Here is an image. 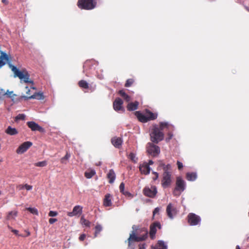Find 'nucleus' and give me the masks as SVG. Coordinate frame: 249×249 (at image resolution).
I'll use <instances>...</instances> for the list:
<instances>
[{
    "mask_svg": "<svg viewBox=\"0 0 249 249\" xmlns=\"http://www.w3.org/2000/svg\"><path fill=\"white\" fill-rule=\"evenodd\" d=\"M6 63L14 73L15 76L18 77L21 81H24L26 83H31L32 85L34 84L33 81L30 79V75L26 70H22V71H19L16 67L11 64L10 59H9L8 61H6Z\"/></svg>",
    "mask_w": 249,
    "mask_h": 249,
    "instance_id": "f257e3e1",
    "label": "nucleus"
},
{
    "mask_svg": "<svg viewBox=\"0 0 249 249\" xmlns=\"http://www.w3.org/2000/svg\"><path fill=\"white\" fill-rule=\"evenodd\" d=\"M150 135L151 141L156 143L161 141L164 138L162 131L156 125L153 126Z\"/></svg>",
    "mask_w": 249,
    "mask_h": 249,
    "instance_id": "f03ea898",
    "label": "nucleus"
},
{
    "mask_svg": "<svg viewBox=\"0 0 249 249\" xmlns=\"http://www.w3.org/2000/svg\"><path fill=\"white\" fill-rule=\"evenodd\" d=\"M78 7L82 10H91L97 6V2L95 0H78Z\"/></svg>",
    "mask_w": 249,
    "mask_h": 249,
    "instance_id": "7ed1b4c3",
    "label": "nucleus"
},
{
    "mask_svg": "<svg viewBox=\"0 0 249 249\" xmlns=\"http://www.w3.org/2000/svg\"><path fill=\"white\" fill-rule=\"evenodd\" d=\"M145 240V236H138L137 233L134 231H132V233L130 234L129 237L127 239L128 242V249H135V245L134 242H140Z\"/></svg>",
    "mask_w": 249,
    "mask_h": 249,
    "instance_id": "20e7f679",
    "label": "nucleus"
},
{
    "mask_svg": "<svg viewBox=\"0 0 249 249\" xmlns=\"http://www.w3.org/2000/svg\"><path fill=\"white\" fill-rule=\"evenodd\" d=\"M185 189V182L182 178L178 177L177 178L176 187L173 191V195L176 196H179Z\"/></svg>",
    "mask_w": 249,
    "mask_h": 249,
    "instance_id": "39448f33",
    "label": "nucleus"
},
{
    "mask_svg": "<svg viewBox=\"0 0 249 249\" xmlns=\"http://www.w3.org/2000/svg\"><path fill=\"white\" fill-rule=\"evenodd\" d=\"M146 150L147 153L153 157H157L160 153V147L151 142L147 143Z\"/></svg>",
    "mask_w": 249,
    "mask_h": 249,
    "instance_id": "423d86ee",
    "label": "nucleus"
},
{
    "mask_svg": "<svg viewBox=\"0 0 249 249\" xmlns=\"http://www.w3.org/2000/svg\"><path fill=\"white\" fill-rule=\"evenodd\" d=\"M142 192L145 196L150 198L155 197L158 192L155 186H152L151 187L146 186L143 188Z\"/></svg>",
    "mask_w": 249,
    "mask_h": 249,
    "instance_id": "0eeeda50",
    "label": "nucleus"
},
{
    "mask_svg": "<svg viewBox=\"0 0 249 249\" xmlns=\"http://www.w3.org/2000/svg\"><path fill=\"white\" fill-rule=\"evenodd\" d=\"M188 222L191 226H196L199 224L201 221L199 216L194 213H190L188 216Z\"/></svg>",
    "mask_w": 249,
    "mask_h": 249,
    "instance_id": "6e6552de",
    "label": "nucleus"
},
{
    "mask_svg": "<svg viewBox=\"0 0 249 249\" xmlns=\"http://www.w3.org/2000/svg\"><path fill=\"white\" fill-rule=\"evenodd\" d=\"M171 173L163 172L161 185L164 188L168 187L171 184Z\"/></svg>",
    "mask_w": 249,
    "mask_h": 249,
    "instance_id": "1a4fd4ad",
    "label": "nucleus"
},
{
    "mask_svg": "<svg viewBox=\"0 0 249 249\" xmlns=\"http://www.w3.org/2000/svg\"><path fill=\"white\" fill-rule=\"evenodd\" d=\"M161 228V225L159 222H155L150 225L149 236L151 239H154L155 238V234L157 232V228L160 229Z\"/></svg>",
    "mask_w": 249,
    "mask_h": 249,
    "instance_id": "9d476101",
    "label": "nucleus"
},
{
    "mask_svg": "<svg viewBox=\"0 0 249 249\" xmlns=\"http://www.w3.org/2000/svg\"><path fill=\"white\" fill-rule=\"evenodd\" d=\"M123 100L120 98H117L113 103V108L116 111H121L122 112H124V109L123 107Z\"/></svg>",
    "mask_w": 249,
    "mask_h": 249,
    "instance_id": "9b49d317",
    "label": "nucleus"
},
{
    "mask_svg": "<svg viewBox=\"0 0 249 249\" xmlns=\"http://www.w3.org/2000/svg\"><path fill=\"white\" fill-rule=\"evenodd\" d=\"M32 142H25L22 143L16 150V152L18 154H23L26 152L31 146Z\"/></svg>",
    "mask_w": 249,
    "mask_h": 249,
    "instance_id": "f8f14e48",
    "label": "nucleus"
},
{
    "mask_svg": "<svg viewBox=\"0 0 249 249\" xmlns=\"http://www.w3.org/2000/svg\"><path fill=\"white\" fill-rule=\"evenodd\" d=\"M28 126L33 131H38L41 133L45 132L44 128L39 125L37 124L33 121L27 123Z\"/></svg>",
    "mask_w": 249,
    "mask_h": 249,
    "instance_id": "ddd939ff",
    "label": "nucleus"
},
{
    "mask_svg": "<svg viewBox=\"0 0 249 249\" xmlns=\"http://www.w3.org/2000/svg\"><path fill=\"white\" fill-rule=\"evenodd\" d=\"M133 231L137 233V235H140V236H145V239L147 237L148 231L146 228L143 227L141 228H137L136 226H132Z\"/></svg>",
    "mask_w": 249,
    "mask_h": 249,
    "instance_id": "4468645a",
    "label": "nucleus"
},
{
    "mask_svg": "<svg viewBox=\"0 0 249 249\" xmlns=\"http://www.w3.org/2000/svg\"><path fill=\"white\" fill-rule=\"evenodd\" d=\"M166 213L168 216L170 218H173L174 215L177 214V211L176 208L174 207L171 203H169L166 208Z\"/></svg>",
    "mask_w": 249,
    "mask_h": 249,
    "instance_id": "2eb2a0df",
    "label": "nucleus"
},
{
    "mask_svg": "<svg viewBox=\"0 0 249 249\" xmlns=\"http://www.w3.org/2000/svg\"><path fill=\"white\" fill-rule=\"evenodd\" d=\"M22 98L25 100H27L31 99H36L37 100H43L44 99V96L42 92H36L32 95L29 96H22Z\"/></svg>",
    "mask_w": 249,
    "mask_h": 249,
    "instance_id": "dca6fc26",
    "label": "nucleus"
},
{
    "mask_svg": "<svg viewBox=\"0 0 249 249\" xmlns=\"http://www.w3.org/2000/svg\"><path fill=\"white\" fill-rule=\"evenodd\" d=\"M83 207L80 205H76L73 208L72 212L68 213L67 215L69 216L72 217L81 214L82 212Z\"/></svg>",
    "mask_w": 249,
    "mask_h": 249,
    "instance_id": "f3484780",
    "label": "nucleus"
},
{
    "mask_svg": "<svg viewBox=\"0 0 249 249\" xmlns=\"http://www.w3.org/2000/svg\"><path fill=\"white\" fill-rule=\"evenodd\" d=\"M139 170L142 174L148 175L150 173V168L146 162H143L140 165Z\"/></svg>",
    "mask_w": 249,
    "mask_h": 249,
    "instance_id": "a211bd4d",
    "label": "nucleus"
},
{
    "mask_svg": "<svg viewBox=\"0 0 249 249\" xmlns=\"http://www.w3.org/2000/svg\"><path fill=\"white\" fill-rule=\"evenodd\" d=\"M111 141L113 146L117 148H120L123 143V140L120 137H114L111 139Z\"/></svg>",
    "mask_w": 249,
    "mask_h": 249,
    "instance_id": "6ab92c4d",
    "label": "nucleus"
},
{
    "mask_svg": "<svg viewBox=\"0 0 249 249\" xmlns=\"http://www.w3.org/2000/svg\"><path fill=\"white\" fill-rule=\"evenodd\" d=\"M103 205L105 207H110L112 205L111 196L109 194L105 195L103 200Z\"/></svg>",
    "mask_w": 249,
    "mask_h": 249,
    "instance_id": "aec40b11",
    "label": "nucleus"
},
{
    "mask_svg": "<svg viewBox=\"0 0 249 249\" xmlns=\"http://www.w3.org/2000/svg\"><path fill=\"white\" fill-rule=\"evenodd\" d=\"M135 114L140 122L142 123L148 122V119H147L145 114H143L140 111H136Z\"/></svg>",
    "mask_w": 249,
    "mask_h": 249,
    "instance_id": "412c9836",
    "label": "nucleus"
},
{
    "mask_svg": "<svg viewBox=\"0 0 249 249\" xmlns=\"http://www.w3.org/2000/svg\"><path fill=\"white\" fill-rule=\"evenodd\" d=\"M139 103L138 101L131 102L128 104L126 108L128 111H134L138 109Z\"/></svg>",
    "mask_w": 249,
    "mask_h": 249,
    "instance_id": "4be33fe9",
    "label": "nucleus"
},
{
    "mask_svg": "<svg viewBox=\"0 0 249 249\" xmlns=\"http://www.w3.org/2000/svg\"><path fill=\"white\" fill-rule=\"evenodd\" d=\"M145 114L147 119H148V121L156 119L158 116L157 114L153 113L148 109L145 110Z\"/></svg>",
    "mask_w": 249,
    "mask_h": 249,
    "instance_id": "5701e85b",
    "label": "nucleus"
},
{
    "mask_svg": "<svg viewBox=\"0 0 249 249\" xmlns=\"http://www.w3.org/2000/svg\"><path fill=\"white\" fill-rule=\"evenodd\" d=\"M107 178L108 179L109 183H113L116 178V175L113 169H110L107 174Z\"/></svg>",
    "mask_w": 249,
    "mask_h": 249,
    "instance_id": "b1692460",
    "label": "nucleus"
},
{
    "mask_svg": "<svg viewBox=\"0 0 249 249\" xmlns=\"http://www.w3.org/2000/svg\"><path fill=\"white\" fill-rule=\"evenodd\" d=\"M5 132L11 136L16 135L18 134V131L15 128H13L10 126H8L5 130Z\"/></svg>",
    "mask_w": 249,
    "mask_h": 249,
    "instance_id": "393cba45",
    "label": "nucleus"
},
{
    "mask_svg": "<svg viewBox=\"0 0 249 249\" xmlns=\"http://www.w3.org/2000/svg\"><path fill=\"white\" fill-rule=\"evenodd\" d=\"M17 215L18 212L17 211H11L8 213L6 219L7 220L15 219Z\"/></svg>",
    "mask_w": 249,
    "mask_h": 249,
    "instance_id": "a878e982",
    "label": "nucleus"
},
{
    "mask_svg": "<svg viewBox=\"0 0 249 249\" xmlns=\"http://www.w3.org/2000/svg\"><path fill=\"white\" fill-rule=\"evenodd\" d=\"M153 249H167V247L162 241H159L157 245L153 248Z\"/></svg>",
    "mask_w": 249,
    "mask_h": 249,
    "instance_id": "bb28decb",
    "label": "nucleus"
},
{
    "mask_svg": "<svg viewBox=\"0 0 249 249\" xmlns=\"http://www.w3.org/2000/svg\"><path fill=\"white\" fill-rule=\"evenodd\" d=\"M78 86L84 89H89V83L85 80H80L78 83Z\"/></svg>",
    "mask_w": 249,
    "mask_h": 249,
    "instance_id": "cd10ccee",
    "label": "nucleus"
},
{
    "mask_svg": "<svg viewBox=\"0 0 249 249\" xmlns=\"http://www.w3.org/2000/svg\"><path fill=\"white\" fill-rule=\"evenodd\" d=\"M196 178V175L195 173H187L186 179L189 181H194Z\"/></svg>",
    "mask_w": 249,
    "mask_h": 249,
    "instance_id": "c85d7f7f",
    "label": "nucleus"
},
{
    "mask_svg": "<svg viewBox=\"0 0 249 249\" xmlns=\"http://www.w3.org/2000/svg\"><path fill=\"white\" fill-rule=\"evenodd\" d=\"M95 174V172L94 170H90L85 172V176L87 178H91Z\"/></svg>",
    "mask_w": 249,
    "mask_h": 249,
    "instance_id": "c756f323",
    "label": "nucleus"
},
{
    "mask_svg": "<svg viewBox=\"0 0 249 249\" xmlns=\"http://www.w3.org/2000/svg\"><path fill=\"white\" fill-rule=\"evenodd\" d=\"M70 157L71 154L68 152H67L65 156L60 159L61 163L63 164H67V161L70 159Z\"/></svg>",
    "mask_w": 249,
    "mask_h": 249,
    "instance_id": "7c9ffc66",
    "label": "nucleus"
},
{
    "mask_svg": "<svg viewBox=\"0 0 249 249\" xmlns=\"http://www.w3.org/2000/svg\"><path fill=\"white\" fill-rule=\"evenodd\" d=\"M95 233H94V237H96L98 234L102 231V227L100 224H97L96 226L95 227Z\"/></svg>",
    "mask_w": 249,
    "mask_h": 249,
    "instance_id": "2f4dec72",
    "label": "nucleus"
},
{
    "mask_svg": "<svg viewBox=\"0 0 249 249\" xmlns=\"http://www.w3.org/2000/svg\"><path fill=\"white\" fill-rule=\"evenodd\" d=\"M81 222L82 224L84 225L86 227H89L90 225V222L86 219L83 216L81 217Z\"/></svg>",
    "mask_w": 249,
    "mask_h": 249,
    "instance_id": "473e14b6",
    "label": "nucleus"
},
{
    "mask_svg": "<svg viewBox=\"0 0 249 249\" xmlns=\"http://www.w3.org/2000/svg\"><path fill=\"white\" fill-rule=\"evenodd\" d=\"M26 210L27 211H28L29 212H30L32 214H35L36 215H38V211L35 208H30V207H29V208H27Z\"/></svg>",
    "mask_w": 249,
    "mask_h": 249,
    "instance_id": "72a5a7b5",
    "label": "nucleus"
},
{
    "mask_svg": "<svg viewBox=\"0 0 249 249\" xmlns=\"http://www.w3.org/2000/svg\"><path fill=\"white\" fill-rule=\"evenodd\" d=\"M47 164V161L45 160L37 162L35 163V165L37 167H45Z\"/></svg>",
    "mask_w": 249,
    "mask_h": 249,
    "instance_id": "f704fd0d",
    "label": "nucleus"
},
{
    "mask_svg": "<svg viewBox=\"0 0 249 249\" xmlns=\"http://www.w3.org/2000/svg\"><path fill=\"white\" fill-rule=\"evenodd\" d=\"M25 117L26 116L24 114H19L15 117V121L24 120Z\"/></svg>",
    "mask_w": 249,
    "mask_h": 249,
    "instance_id": "c9c22d12",
    "label": "nucleus"
},
{
    "mask_svg": "<svg viewBox=\"0 0 249 249\" xmlns=\"http://www.w3.org/2000/svg\"><path fill=\"white\" fill-rule=\"evenodd\" d=\"M134 80L133 79H128L126 80L124 86L125 87H129L132 86Z\"/></svg>",
    "mask_w": 249,
    "mask_h": 249,
    "instance_id": "e433bc0d",
    "label": "nucleus"
},
{
    "mask_svg": "<svg viewBox=\"0 0 249 249\" xmlns=\"http://www.w3.org/2000/svg\"><path fill=\"white\" fill-rule=\"evenodd\" d=\"M168 125V124L167 123L161 122L160 124V127H159V128H160V130H161L162 131L163 128L164 127H167Z\"/></svg>",
    "mask_w": 249,
    "mask_h": 249,
    "instance_id": "4c0bfd02",
    "label": "nucleus"
},
{
    "mask_svg": "<svg viewBox=\"0 0 249 249\" xmlns=\"http://www.w3.org/2000/svg\"><path fill=\"white\" fill-rule=\"evenodd\" d=\"M171 166L170 164L165 165L164 167H163V168L164 172L171 173L170 172L168 171L169 170L171 169Z\"/></svg>",
    "mask_w": 249,
    "mask_h": 249,
    "instance_id": "58836bf2",
    "label": "nucleus"
},
{
    "mask_svg": "<svg viewBox=\"0 0 249 249\" xmlns=\"http://www.w3.org/2000/svg\"><path fill=\"white\" fill-rule=\"evenodd\" d=\"M58 214V213L56 211H51L49 213V216L50 217L56 216Z\"/></svg>",
    "mask_w": 249,
    "mask_h": 249,
    "instance_id": "ea45409f",
    "label": "nucleus"
},
{
    "mask_svg": "<svg viewBox=\"0 0 249 249\" xmlns=\"http://www.w3.org/2000/svg\"><path fill=\"white\" fill-rule=\"evenodd\" d=\"M124 186L125 185L124 182H122L120 185L119 189L120 192H121L122 193L124 192Z\"/></svg>",
    "mask_w": 249,
    "mask_h": 249,
    "instance_id": "a19ab883",
    "label": "nucleus"
},
{
    "mask_svg": "<svg viewBox=\"0 0 249 249\" xmlns=\"http://www.w3.org/2000/svg\"><path fill=\"white\" fill-rule=\"evenodd\" d=\"M177 164L178 165V170H180L183 168V164L179 161H178V160L177 161Z\"/></svg>",
    "mask_w": 249,
    "mask_h": 249,
    "instance_id": "79ce46f5",
    "label": "nucleus"
},
{
    "mask_svg": "<svg viewBox=\"0 0 249 249\" xmlns=\"http://www.w3.org/2000/svg\"><path fill=\"white\" fill-rule=\"evenodd\" d=\"M119 94L123 98H124L126 94L124 90L122 89L119 91Z\"/></svg>",
    "mask_w": 249,
    "mask_h": 249,
    "instance_id": "37998d69",
    "label": "nucleus"
},
{
    "mask_svg": "<svg viewBox=\"0 0 249 249\" xmlns=\"http://www.w3.org/2000/svg\"><path fill=\"white\" fill-rule=\"evenodd\" d=\"M33 188V186L30 185H28L27 184H24V189H26L28 191L32 190Z\"/></svg>",
    "mask_w": 249,
    "mask_h": 249,
    "instance_id": "c03bdc74",
    "label": "nucleus"
},
{
    "mask_svg": "<svg viewBox=\"0 0 249 249\" xmlns=\"http://www.w3.org/2000/svg\"><path fill=\"white\" fill-rule=\"evenodd\" d=\"M11 231L12 232H13L14 234H15L16 235H18V236H21V237H24V236L22 235V234H18V231L17 230H14V229H12L11 230Z\"/></svg>",
    "mask_w": 249,
    "mask_h": 249,
    "instance_id": "a18cd8bd",
    "label": "nucleus"
},
{
    "mask_svg": "<svg viewBox=\"0 0 249 249\" xmlns=\"http://www.w3.org/2000/svg\"><path fill=\"white\" fill-rule=\"evenodd\" d=\"M129 158L132 160L135 161V155L133 153H130L129 155Z\"/></svg>",
    "mask_w": 249,
    "mask_h": 249,
    "instance_id": "49530a36",
    "label": "nucleus"
},
{
    "mask_svg": "<svg viewBox=\"0 0 249 249\" xmlns=\"http://www.w3.org/2000/svg\"><path fill=\"white\" fill-rule=\"evenodd\" d=\"M154 175V177H153V179L154 180H156L159 177V174L157 172H153L152 173Z\"/></svg>",
    "mask_w": 249,
    "mask_h": 249,
    "instance_id": "de8ad7c7",
    "label": "nucleus"
},
{
    "mask_svg": "<svg viewBox=\"0 0 249 249\" xmlns=\"http://www.w3.org/2000/svg\"><path fill=\"white\" fill-rule=\"evenodd\" d=\"M6 94L4 91H2L1 89V91L0 92V100H2L3 99L4 96Z\"/></svg>",
    "mask_w": 249,
    "mask_h": 249,
    "instance_id": "09e8293b",
    "label": "nucleus"
},
{
    "mask_svg": "<svg viewBox=\"0 0 249 249\" xmlns=\"http://www.w3.org/2000/svg\"><path fill=\"white\" fill-rule=\"evenodd\" d=\"M57 219L56 218H50L49 220V223L50 224H53V223H54V222H56L57 221Z\"/></svg>",
    "mask_w": 249,
    "mask_h": 249,
    "instance_id": "8fccbe9b",
    "label": "nucleus"
},
{
    "mask_svg": "<svg viewBox=\"0 0 249 249\" xmlns=\"http://www.w3.org/2000/svg\"><path fill=\"white\" fill-rule=\"evenodd\" d=\"M123 195H125V196H130V197H132V194L127 192V191H124V193H122Z\"/></svg>",
    "mask_w": 249,
    "mask_h": 249,
    "instance_id": "3c124183",
    "label": "nucleus"
},
{
    "mask_svg": "<svg viewBox=\"0 0 249 249\" xmlns=\"http://www.w3.org/2000/svg\"><path fill=\"white\" fill-rule=\"evenodd\" d=\"M160 211V209L157 207L156 208L153 212V215L154 216L156 213H158Z\"/></svg>",
    "mask_w": 249,
    "mask_h": 249,
    "instance_id": "603ef678",
    "label": "nucleus"
},
{
    "mask_svg": "<svg viewBox=\"0 0 249 249\" xmlns=\"http://www.w3.org/2000/svg\"><path fill=\"white\" fill-rule=\"evenodd\" d=\"M127 102H129L130 101V99H131V98L130 97V96H129L128 95H127V94H126V95L123 98Z\"/></svg>",
    "mask_w": 249,
    "mask_h": 249,
    "instance_id": "864d4df0",
    "label": "nucleus"
},
{
    "mask_svg": "<svg viewBox=\"0 0 249 249\" xmlns=\"http://www.w3.org/2000/svg\"><path fill=\"white\" fill-rule=\"evenodd\" d=\"M17 188L19 190H21L24 189V185L19 184L17 186Z\"/></svg>",
    "mask_w": 249,
    "mask_h": 249,
    "instance_id": "5fc2aeb1",
    "label": "nucleus"
},
{
    "mask_svg": "<svg viewBox=\"0 0 249 249\" xmlns=\"http://www.w3.org/2000/svg\"><path fill=\"white\" fill-rule=\"evenodd\" d=\"M86 236V234H81V235L80 236V237H79V239L80 241H83V240L85 239Z\"/></svg>",
    "mask_w": 249,
    "mask_h": 249,
    "instance_id": "6e6d98bb",
    "label": "nucleus"
},
{
    "mask_svg": "<svg viewBox=\"0 0 249 249\" xmlns=\"http://www.w3.org/2000/svg\"><path fill=\"white\" fill-rule=\"evenodd\" d=\"M145 244H140L139 246V249H145Z\"/></svg>",
    "mask_w": 249,
    "mask_h": 249,
    "instance_id": "4d7b16f0",
    "label": "nucleus"
},
{
    "mask_svg": "<svg viewBox=\"0 0 249 249\" xmlns=\"http://www.w3.org/2000/svg\"><path fill=\"white\" fill-rule=\"evenodd\" d=\"M168 138H166V140L167 142L169 141L172 137L173 135L172 134L169 133L168 134Z\"/></svg>",
    "mask_w": 249,
    "mask_h": 249,
    "instance_id": "13d9d810",
    "label": "nucleus"
},
{
    "mask_svg": "<svg viewBox=\"0 0 249 249\" xmlns=\"http://www.w3.org/2000/svg\"><path fill=\"white\" fill-rule=\"evenodd\" d=\"M1 2L5 5H7L8 4V1L7 0H1Z\"/></svg>",
    "mask_w": 249,
    "mask_h": 249,
    "instance_id": "bf43d9fd",
    "label": "nucleus"
},
{
    "mask_svg": "<svg viewBox=\"0 0 249 249\" xmlns=\"http://www.w3.org/2000/svg\"><path fill=\"white\" fill-rule=\"evenodd\" d=\"M26 89H28L27 91H26V94L28 95H30V89H28V87H26Z\"/></svg>",
    "mask_w": 249,
    "mask_h": 249,
    "instance_id": "052dcab7",
    "label": "nucleus"
},
{
    "mask_svg": "<svg viewBox=\"0 0 249 249\" xmlns=\"http://www.w3.org/2000/svg\"><path fill=\"white\" fill-rule=\"evenodd\" d=\"M153 161L152 160H149L148 163H147V164L149 166L150 165H152L153 164Z\"/></svg>",
    "mask_w": 249,
    "mask_h": 249,
    "instance_id": "680f3d73",
    "label": "nucleus"
},
{
    "mask_svg": "<svg viewBox=\"0 0 249 249\" xmlns=\"http://www.w3.org/2000/svg\"><path fill=\"white\" fill-rule=\"evenodd\" d=\"M165 165V164H164V163H160V167H163H163H164Z\"/></svg>",
    "mask_w": 249,
    "mask_h": 249,
    "instance_id": "e2e57ef3",
    "label": "nucleus"
},
{
    "mask_svg": "<svg viewBox=\"0 0 249 249\" xmlns=\"http://www.w3.org/2000/svg\"><path fill=\"white\" fill-rule=\"evenodd\" d=\"M30 235V232L29 231H27L26 236H28Z\"/></svg>",
    "mask_w": 249,
    "mask_h": 249,
    "instance_id": "0e129e2a",
    "label": "nucleus"
},
{
    "mask_svg": "<svg viewBox=\"0 0 249 249\" xmlns=\"http://www.w3.org/2000/svg\"><path fill=\"white\" fill-rule=\"evenodd\" d=\"M236 249H240V247H239V246H237L236 247Z\"/></svg>",
    "mask_w": 249,
    "mask_h": 249,
    "instance_id": "69168bd1",
    "label": "nucleus"
},
{
    "mask_svg": "<svg viewBox=\"0 0 249 249\" xmlns=\"http://www.w3.org/2000/svg\"><path fill=\"white\" fill-rule=\"evenodd\" d=\"M32 89H35L36 88L35 87H31Z\"/></svg>",
    "mask_w": 249,
    "mask_h": 249,
    "instance_id": "338daca9",
    "label": "nucleus"
},
{
    "mask_svg": "<svg viewBox=\"0 0 249 249\" xmlns=\"http://www.w3.org/2000/svg\"><path fill=\"white\" fill-rule=\"evenodd\" d=\"M8 228H9V229H11V227H10V226H9V227H8Z\"/></svg>",
    "mask_w": 249,
    "mask_h": 249,
    "instance_id": "774afa93",
    "label": "nucleus"
}]
</instances>
